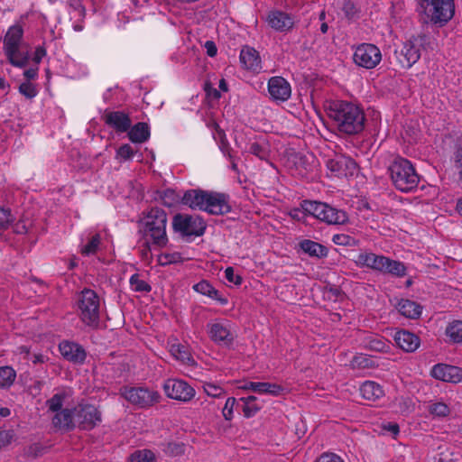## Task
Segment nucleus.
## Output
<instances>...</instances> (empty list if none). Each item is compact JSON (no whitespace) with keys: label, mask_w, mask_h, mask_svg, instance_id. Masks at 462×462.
<instances>
[{"label":"nucleus","mask_w":462,"mask_h":462,"mask_svg":"<svg viewBox=\"0 0 462 462\" xmlns=\"http://www.w3.org/2000/svg\"><path fill=\"white\" fill-rule=\"evenodd\" d=\"M328 115L337 130L346 134H356L365 127V114L357 106L346 101H333L328 106Z\"/></svg>","instance_id":"f257e3e1"},{"label":"nucleus","mask_w":462,"mask_h":462,"mask_svg":"<svg viewBox=\"0 0 462 462\" xmlns=\"http://www.w3.org/2000/svg\"><path fill=\"white\" fill-rule=\"evenodd\" d=\"M182 204L191 209L204 210L211 215H226L232 210L228 195L201 189L185 191L182 194Z\"/></svg>","instance_id":"f03ea898"},{"label":"nucleus","mask_w":462,"mask_h":462,"mask_svg":"<svg viewBox=\"0 0 462 462\" xmlns=\"http://www.w3.org/2000/svg\"><path fill=\"white\" fill-rule=\"evenodd\" d=\"M140 225L143 226L140 232L144 239L151 240L152 244L159 248L166 246L168 236L166 233L167 214L157 207L150 208L143 213Z\"/></svg>","instance_id":"7ed1b4c3"},{"label":"nucleus","mask_w":462,"mask_h":462,"mask_svg":"<svg viewBox=\"0 0 462 462\" xmlns=\"http://www.w3.org/2000/svg\"><path fill=\"white\" fill-rule=\"evenodd\" d=\"M389 171L394 187L402 192L411 191L419 184L420 177L407 159H394L389 166Z\"/></svg>","instance_id":"20e7f679"},{"label":"nucleus","mask_w":462,"mask_h":462,"mask_svg":"<svg viewBox=\"0 0 462 462\" xmlns=\"http://www.w3.org/2000/svg\"><path fill=\"white\" fill-rule=\"evenodd\" d=\"M303 212L328 225H344L348 221L346 211L337 209L327 203L303 200L300 204Z\"/></svg>","instance_id":"39448f33"},{"label":"nucleus","mask_w":462,"mask_h":462,"mask_svg":"<svg viewBox=\"0 0 462 462\" xmlns=\"http://www.w3.org/2000/svg\"><path fill=\"white\" fill-rule=\"evenodd\" d=\"M81 320L88 327L97 328L99 324V298L90 289H84L79 299Z\"/></svg>","instance_id":"423d86ee"},{"label":"nucleus","mask_w":462,"mask_h":462,"mask_svg":"<svg viewBox=\"0 0 462 462\" xmlns=\"http://www.w3.org/2000/svg\"><path fill=\"white\" fill-rule=\"evenodd\" d=\"M172 228L182 236H200L205 233L207 224L199 216L178 213L173 217Z\"/></svg>","instance_id":"0eeeda50"},{"label":"nucleus","mask_w":462,"mask_h":462,"mask_svg":"<svg viewBox=\"0 0 462 462\" xmlns=\"http://www.w3.org/2000/svg\"><path fill=\"white\" fill-rule=\"evenodd\" d=\"M120 393L131 404L139 408L153 406L161 400L158 392L144 387L124 386L120 389Z\"/></svg>","instance_id":"6e6552de"},{"label":"nucleus","mask_w":462,"mask_h":462,"mask_svg":"<svg viewBox=\"0 0 462 462\" xmlns=\"http://www.w3.org/2000/svg\"><path fill=\"white\" fill-rule=\"evenodd\" d=\"M74 417L80 430H91L101 422V412L92 404H79L74 408Z\"/></svg>","instance_id":"1a4fd4ad"},{"label":"nucleus","mask_w":462,"mask_h":462,"mask_svg":"<svg viewBox=\"0 0 462 462\" xmlns=\"http://www.w3.org/2000/svg\"><path fill=\"white\" fill-rule=\"evenodd\" d=\"M353 59L356 65L365 69H373L380 62L382 55L375 45L363 43L356 48Z\"/></svg>","instance_id":"9d476101"},{"label":"nucleus","mask_w":462,"mask_h":462,"mask_svg":"<svg viewBox=\"0 0 462 462\" xmlns=\"http://www.w3.org/2000/svg\"><path fill=\"white\" fill-rule=\"evenodd\" d=\"M167 397L184 402H189L195 396V390L185 381L168 379L163 384Z\"/></svg>","instance_id":"9b49d317"},{"label":"nucleus","mask_w":462,"mask_h":462,"mask_svg":"<svg viewBox=\"0 0 462 462\" xmlns=\"http://www.w3.org/2000/svg\"><path fill=\"white\" fill-rule=\"evenodd\" d=\"M426 36L419 35L407 41L401 50L400 62L404 68H411L420 58V46L425 42Z\"/></svg>","instance_id":"f8f14e48"},{"label":"nucleus","mask_w":462,"mask_h":462,"mask_svg":"<svg viewBox=\"0 0 462 462\" xmlns=\"http://www.w3.org/2000/svg\"><path fill=\"white\" fill-rule=\"evenodd\" d=\"M327 167L335 176L342 178L354 175L357 169V164L350 157L338 155L328 160Z\"/></svg>","instance_id":"ddd939ff"},{"label":"nucleus","mask_w":462,"mask_h":462,"mask_svg":"<svg viewBox=\"0 0 462 462\" xmlns=\"http://www.w3.org/2000/svg\"><path fill=\"white\" fill-rule=\"evenodd\" d=\"M103 119L107 126L117 133L127 132L132 124L129 115L124 111H106Z\"/></svg>","instance_id":"4468645a"},{"label":"nucleus","mask_w":462,"mask_h":462,"mask_svg":"<svg viewBox=\"0 0 462 462\" xmlns=\"http://www.w3.org/2000/svg\"><path fill=\"white\" fill-rule=\"evenodd\" d=\"M268 91L275 101H286L290 98L291 88L289 82L282 77H273L268 82Z\"/></svg>","instance_id":"2eb2a0df"},{"label":"nucleus","mask_w":462,"mask_h":462,"mask_svg":"<svg viewBox=\"0 0 462 462\" xmlns=\"http://www.w3.org/2000/svg\"><path fill=\"white\" fill-rule=\"evenodd\" d=\"M430 374L434 378L444 382L458 383L462 380V369L454 365H435Z\"/></svg>","instance_id":"dca6fc26"},{"label":"nucleus","mask_w":462,"mask_h":462,"mask_svg":"<svg viewBox=\"0 0 462 462\" xmlns=\"http://www.w3.org/2000/svg\"><path fill=\"white\" fill-rule=\"evenodd\" d=\"M59 348L61 356L74 364H82L86 359L85 349L77 343L63 341L60 344Z\"/></svg>","instance_id":"f3484780"},{"label":"nucleus","mask_w":462,"mask_h":462,"mask_svg":"<svg viewBox=\"0 0 462 462\" xmlns=\"http://www.w3.org/2000/svg\"><path fill=\"white\" fill-rule=\"evenodd\" d=\"M239 388L258 393H269L273 396H279L284 391V388L279 384L263 382H245Z\"/></svg>","instance_id":"a211bd4d"},{"label":"nucleus","mask_w":462,"mask_h":462,"mask_svg":"<svg viewBox=\"0 0 462 462\" xmlns=\"http://www.w3.org/2000/svg\"><path fill=\"white\" fill-rule=\"evenodd\" d=\"M74 420V409H62L55 412L52 418V424L58 430L69 431L75 428Z\"/></svg>","instance_id":"6ab92c4d"},{"label":"nucleus","mask_w":462,"mask_h":462,"mask_svg":"<svg viewBox=\"0 0 462 462\" xmlns=\"http://www.w3.org/2000/svg\"><path fill=\"white\" fill-rule=\"evenodd\" d=\"M240 62L249 70L258 72L261 69V59L256 50L245 46L240 52Z\"/></svg>","instance_id":"aec40b11"},{"label":"nucleus","mask_w":462,"mask_h":462,"mask_svg":"<svg viewBox=\"0 0 462 462\" xmlns=\"http://www.w3.org/2000/svg\"><path fill=\"white\" fill-rule=\"evenodd\" d=\"M394 340L399 347L406 352H413L420 346L419 337L407 330L396 332Z\"/></svg>","instance_id":"412c9836"},{"label":"nucleus","mask_w":462,"mask_h":462,"mask_svg":"<svg viewBox=\"0 0 462 462\" xmlns=\"http://www.w3.org/2000/svg\"><path fill=\"white\" fill-rule=\"evenodd\" d=\"M269 25L280 32L290 30L293 25L291 17L286 13L281 11H273L268 14L267 18Z\"/></svg>","instance_id":"4be33fe9"},{"label":"nucleus","mask_w":462,"mask_h":462,"mask_svg":"<svg viewBox=\"0 0 462 462\" xmlns=\"http://www.w3.org/2000/svg\"><path fill=\"white\" fill-rule=\"evenodd\" d=\"M23 30L21 25L15 24L9 28L4 39V50L10 54L17 46L23 45Z\"/></svg>","instance_id":"5701e85b"},{"label":"nucleus","mask_w":462,"mask_h":462,"mask_svg":"<svg viewBox=\"0 0 462 462\" xmlns=\"http://www.w3.org/2000/svg\"><path fill=\"white\" fill-rule=\"evenodd\" d=\"M210 338L218 343L229 345L233 342V336L229 329L221 323L208 325Z\"/></svg>","instance_id":"b1692460"},{"label":"nucleus","mask_w":462,"mask_h":462,"mask_svg":"<svg viewBox=\"0 0 462 462\" xmlns=\"http://www.w3.org/2000/svg\"><path fill=\"white\" fill-rule=\"evenodd\" d=\"M384 261L383 255H378L374 253H361L356 260L357 264L380 272L383 269Z\"/></svg>","instance_id":"393cba45"},{"label":"nucleus","mask_w":462,"mask_h":462,"mask_svg":"<svg viewBox=\"0 0 462 462\" xmlns=\"http://www.w3.org/2000/svg\"><path fill=\"white\" fill-rule=\"evenodd\" d=\"M362 397L370 402H375L384 395L382 386L373 381H365L360 386Z\"/></svg>","instance_id":"a878e982"},{"label":"nucleus","mask_w":462,"mask_h":462,"mask_svg":"<svg viewBox=\"0 0 462 462\" xmlns=\"http://www.w3.org/2000/svg\"><path fill=\"white\" fill-rule=\"evenodd\" d=\"M11 64L15 67L23 68L28 64L30 52L25 44L17 46L14 52L5 51Z\"/></svg>","instance_id":"bb28decb"},{"label":"nucleus","mask_w":462,"mask_h":462,"mask_svg":"<svg viewBox=\"0 0 462 462\" xmlns=\"http://www.w3.org/2000/svg\"><path fill=\"white\" fill-rule=\"evenodd\" d=\"M300 247L310 256L319 259L326 257L328 254V249L325 245L310 239L302 240L300 243Z\"/></svg>","instance_id":"cd10ccee"},{"label":"nucleus","mask_w":462,"mask_h":462,"mask_svg":"<svg viewBox=\"0 0 462 462\" xmlns=\"http://www.w3.org/2000/svg\"><path fill=\"white\" fill-rule=\"evenodd\" d=\"M399 312L408 319H418L422 310V307L411 300L402 299L398 303Z\"/></svg>","instance_id":"c85d7f7f"},{"label":"nucleus","mask_w":462,"mask_h":462,"mask_svg":"<svg viewBox=\"0 0 462 462\" xmlns=\"http://www.w3.org/2000/svg\"><path fill=\"white\" fill-rule=\"evenodd\" d=\"M128 137L133 143H144L150 137V128L147 123L139 122L130 127Z\"/></svg>","instance_id":"c756f323"},{"label":"nucleus","mask_w":462,"mask_h":462,"mask_svg":"<svg viewBox=\"0 0 462 462\" xmlns=\"http://www.w3.org/2000/svg\"><path fill=\"white\" fill-rule=\"evenodd\" d=\"M406 271L407 268L403 263L384 256L382 273L390 274L394 277H403L406 275Z\"/></svg>","instance_id":"7c9ffc66"},{"label":"nucleus","mask_w":462,"mask_h":462,"mask_svg":"<svg viewBox=\"0 0 462 462\" xmlns=\"http://www.w3.org/2000/svg\"><path fill=\"white\" fill-rule=\"evenodd\" d=\"M193 289L203 295H207L211 299H214L219 301L221 304H226L227 300L226 298H222L218 294V291L216 290L208 281L202 280L199 282L196 283L193 286Z\"/></svg>","instance_id":"2f4dec72"},{"label":"nucleus","mask_w":462,"mask_h":462,"mask_svg":"<svg viewBox=\"0 0 462 462\" xmlns=\"http://www.w3.org/2000/svg\"><path fill=\"white\" fill-rule=\"evenodd\" d=\"M247 152L262 161H268L270 157L269 144L265 140L252 143Z\"/></svg>","instance_id":"473e14b6"},{"label":"nucleus","mask_w":462,"mask_h":462,"mask_svg":"<svg viewBox=\"0 0 462 462\" xmlns=\"http://www.w3.org/2000/svg\"><path fill=\"white\" fill-rule=\"evenodd\" d=\"M446 335L453 343L458 344L462 342V321L454 320L446 328Z\"/></svg>","instance_id":"72a5a7b5"},{"label":"nucleus","mask_w":462,"mask_h":462,"mask_svg":"<svg viewBox=\"0 0 462 462\" xmlns=\"http://www.w3.org/2000/svg\"><path fill=\"white\" fill-rule=\"evenodd\" d=\"M160 198L162 200L163 205L169 208L173 207L178 203L182 204V194L172 189H167L164 190Z\"/></svg>","instance_id":"f704fd0d"},{"label":"nucleus","mask_w":462,"mask_h":462,"mask_svg":"<svg viewBox=\"0 0 462 462\" xmlns=\"http://www.w3.org/2000/svg\"><path fill=\"white\" fill-rule=\"evenodd\" d=\"M16 377L15 371L11 366L0 367V386L9 387Z\"/></svg>","instance_id":"c9c22d12"},{"label":"nucleus","mask_w":462,"mask_h":462,"mask_svg":"<svg viewBox=\"0 0 462 462\" xmlns=\"http://www.w3.org/2000/svg\"><path fill=\"white\" fill-rule=\"evenodd\" d=\"M155 456L152 451L149 449H141L134 451L129 457V462H154Z\"/></svg>","instance_id":"e433bc0d"},{"label":"nucleus","mask_w":462,"mask_h":462,"mask_svg":"<svg viewBox=\"0 0 462 462\" xmlns=\"http://www.w3.org/2000/svg\"><path fill=\"white\" fill-rule=\"evenodd\" d=\"M366 347L376 352H384L388 347L387 344L377 336H370L366 338Z\"/></svg>","instance_id":"4c0bfd02"},{"label":"nucleus","mask_w":462,"mask_h":462,"mask_svg":"<svg viewBox=\"0 0 462 462\" xmlns=\"http://www.w3.org/2000/svg\"><path fill=\"white\" fill-rule=\"evenodd\" d=\"M45 448L40 443H32L23 448V456L27 458H36L43 455Z\"/></svg>","instance_id":"58836bf2"},{"label":"nucleus","mask_w":462,"mask_h":462,"mask_svg":"<svg viewBox=\"0 0 462 462\" xmlns=\"http://www.w3.org/2000/svg\"><path fill=\"white\" fill-rule=\"evenodd\" d=\"M100 240L101 237L99 234L94 235L89 242L82 247L81 254L83 255L94 254L97 251Z\"/></svg>","instance_id":"ea45409f"},{"label":"nucleus","mask_w":462,"mask_h":462,"mask_svg":"<svg viewBox=\"0 0 462 462\" xmlns=\"http://www.w3.org/2000/svg\"><path fill=\"white\" fill-rule=\"evenodd\" d=\"M130 284L135 291L149 292L152 290V287L145 281L141 280L137 273L131 276Z\"/></svg>","instance_id":"a19ab883"},{"label":"nucleus","mask_w":462,"mask_h":462,"mask_svg":"<svg viewBox=\"0 0 462 462\" xmlns=\"http://www.w3.org/2000/svg\"><path fill=\"white\" fill-rule=\"evenodd\" d=\"M171 352L177 358L181 360L182 362L189 363L192 360L189 353L187 351L186 347L181 345H172L171 348Z\"/></svg>","instance_id":"79ce46f5"},{"label":"nucleus","mask_w":462,"mask_h":462,"mask_svg":"<svg viewBox=\"0 0 462 462\" xmlns=\"http://www.w3.org/2000/svg\"><path fill=\"white\" fill-rule=\"evenodd\" d=\"M63 400V394L56 393L51 399L46 401V406L48 407L49 411L57 412L62 410Z\"/></svg>","instance_id":"37998d69"},{"label":"nucleus","mask_w":462,"mask_h":462,"mask_svg":"<svg viewBox=\"0 0 462 462\" xmlns=\"http://www.w3.org/2000/svg\"><path fill=\"white\" fill-rule=\"evenodd\" d=\"M164 451L171 457L180 456L185 452V444L182 442H169Z\"/></svg>","instance_id":"c03bdc74"},{"label":"nucleus","mask_w":462,"mask_h":462,"mask_svg":"<svg viewBox=\"0 0 462 462\" xmlns=\"http://www.w3.org/2000/svg\"><path fill=\"white\" fill-rule=\"evenodd\" d=\"M203 388L207 395L213 398L222 397L226 393L223 388L211 383H205Z\"/></svg>","instance_id":"a18cd8bd"},{"label":"nucleus","mask_w":462,"mask_h":462,"mask_svg":"<svg viewBox=\"0 0 462 462\" xmlns=\"http://www.w3.org/2000/svg\"><path fill=\"white\" fill-rule=\"evenodd\" d=\"M429 411L431 414L445 417L449 414V408L444 402H435L429 407Z\"/></svg>","instance_id":"49530a36"},{"label":"nucleus","mask_w":462,"mask_h":462,"mask_svg":"<svg viewBox=\"0 0 462 462\" xmlns=\"http://www.w3.org/2000/svg\"><path fill=\"white\" fill-rule=\"evenodd\" d=\"M217 135L219 138V148L221 152L226 156L228 159H232V149L229 146V143L226 140V134L223 131H217Z\"/></svg>","instance_id":"de8ad7c7"},{"label":"nucleus","mask_w":462,"mask_h":462,"mask_svg":"<svg viewBox=\"0 0 462 462\" xmlns=\"http://www.w3.org/2000/svg\"><path fill=\"white\" fill-rule=\"evenodd\" d=\"M181 256L179 253L174 254H162L159 255L158 262L161 265H167L170 263H177L180 260Z\"/></svg>","instance_id":"09e8293b"},{"label":"nucleus","mask_w":462,"mask_h":462,"mask_svg":"<svg viewBox=\"0 0 462 462\" xmlns=\"http://www.w3.org/2000/svg\"><path fill=\"white\" fill-rule=\"evenodd\" d=\"M12 221L11 212L0 207V235L5 230Z\"/></svg>","instance_id":"8fccbe9b"},{"label":"nucleus","mask_w":462,"mask_h":462,"mask_svg":"<svg viewBox=\"0 0 462 462\" xmlns=\"http://www.w3.org/2000/svg\"><path fill=\"white\" fill-rule=\"evenodd\" d=\"M19 91L22 95L28 98H32L37 94L35 87L29 81L22 83L19 86Z\"/></svg>","instance_id":"3c124183"},{"label":"nucleus","mask_w":462,"mask_h":462,"mask_svg":"<svg viewBox=\"0 0 462 462\" xmlns=\"http://www.w3.org/2000/svg\"><path fill=\"white\" fill-rule=\"evenodd\" d=\"M236 402V398L229 397L226 399L225 406L222 410L223 416L226 420H230L233 417V409Z\"/></svg>","instance_id":"603ef678"},{"label":"nucleus","mask_w":462,"mask_h":462,"mask_svg":"<svg viewBox=\"0 0 462 462\" xmlns=\"http://www.w3.org/2000/svg\"><path fill=\"white\" fill-rule=\"evenodd\" d=\"M457 151L455 152V167L457 170L462 181V140L457 142Z\"/></svg>","instance_id":"864d4df0"},{"label":"nucleus","mask_w":462,"mask_h":462,"mask_svg":"<svg viewBox=\"0 0 462 462\" xmlns=\"http://www.w3.org/2000/svg\"><path fill=\"white\" fill-rule=\"evenodd\" d=\"M134 152H135L129 144H123L116 152L117 156L124 160H130L134 156Z\"/></svg>","instance_id":"5fc2aeb1"},{"label":"nucleus","mask_w":462,"mask_h":462,"mask_svg":"<svg viewBox=\"0 0 462 462\" xmlns=\"http://www.w3.org/2000/svg\"><path fill=\"white\" fill-rule=\"evenodd\" d=\"M242 410L244 415L246 418H250L254 416L255 413L261 410V406L258 405L256 402L245 403L243 404Z\"/></svg>","instance_id":"6e6d98bb"},{"label":"nucleus","mask_w":462,"mask_h":462,"mask_svg":"<svg viewBox=\"0 0 462 462\" xmlns=\"http://www.w3.org/2000/svg\"><path fill=\"white\" fill-rule=\"evenodd\" d=\"M352 365L353 367L368 368L371 366V360L363 355L356 356L352 360Z\"/></svg>","instance_id":"4d7b16f0"},{"label":"nucleus","mask_w":462,"mask_h":462,"mask_svg":"<svg viewBox=\"0 0 462 462\" xmlns=\"http://www.w3.org/2000/svg\"><path fill=\"white\" fill-rule=\"evenodd\" d=\"M14 437L13 430H1L0 431V449L8 446Z\"/></svg>","instance_id":"13d9d810"},{"label":"nucleus","mask_w":462,"mask_h":462,"mask_svg":"<svg viewBox=\"0 0 462 462\" xmlns=\"http://www.w3.org/2000/svg\"><path fill=\"white\" fill-rule=\"evenodd\" d=\"M32 226L30 220H20L17 223H15L13 226L14 232L18 235H23L26 234Z\"/></svg>","instance_id":"bf43d9fd"},{"label":"nucleus","mask_w":462,"mask_h":462,"mask_svg":"<svg viewBox=\"0 0 462 462\" xmlns=\"http://www.w3.org/2000/svg\"><path fill=\"white\" fill-rule=\"evenodd\" d=\"M225 277L228 282H233L236 285H239L242 282V277L235 274L233 267H227L225 270Z\"/></svg>","instance_id":"052dcab7"},{"label":"nucleus","mask_w":462,"mask_h":462,"mask_svg":"<svg viewBox=\"0 0 462 462\" xmlns=\"http://www.w3.org/2000/svg\"><path fill=\"white\" fill-rule=\"evenodd\" d=\"M316 462H345L339 456L334 453H324L318 457Z\"/></svg>","instance_id":"680f3d73"},{"label":"nucleus","mask_w":462,"mask_h":462,"mask_svg":"<svg viewBox=\"0 0 462 462\" xmlns=\"http://www.w3.org/2000/svg\"><path fill=\"white\" fill-rule=\"evenodd\" d=\"M350 236L343 234L335 235L333 236V242L337 245H350Z\"/></svg>","instance_id":"e2e57ef3"},{"label":"nucleus","mask_w":462,"mask_h":462,"mask_svg":"<svg viewBox=\"0 0 462 462\" xmlns=\"http://www.w3.org/2000/svg\"><path fill=\"white\" fill-rule=\"evenodd\" d=\"M145 242L143 245V248L141 249V255L143 260H149L151 258V245L150 243L151 240L144 239Z\"/></svg>","instance_id":"0e129e2a"},{"label":"nucleus","mask_w":462,"mask_h":462,"mask_svg":"<svg viewBox=\"0 0 462 462\" xmlns=\"http://www.w3.org/2000/svg\"><path fill=\"white\" fill-rule=\"evenodd\" d=\"M45 55H46L45 48L42 47V46H39V47L36 48V50L34 51V55L32 57V60L36 64H39Z\"/></svg>","instance_id":"69168bd1"},{"label":"nucleus","mask_w":462,"mask_h":462,"mask_svg":"<svg viewBox=\"0 0 462 462\" xmlns=\"http://www.w3.org/2000/svg\"><path fill=\"white\" fill-rule=\"evenodd\" d=\"M205 48L207 50V54L209 57H214L217 55V49L214 42L207 41L205 43Z\"/></svg>","instance_id":"338daca9"},{"label":"nucleus","mask_w":462,"mask_h":462,"mask_svg":"<svg viewBox=\"0 0 462 462\" xmlns=\"http://www.w3.org/2000/svg\"><path fill=\"white\" fill-rule=\"evenodd\" d=\"M452 457L448 458V454L446 452H440L439 453V462H457L458 460L457 457H454V453H449Z\"/></svg>","instance_id":"774afa93"}]
</instances>
